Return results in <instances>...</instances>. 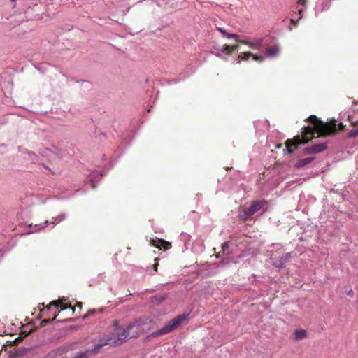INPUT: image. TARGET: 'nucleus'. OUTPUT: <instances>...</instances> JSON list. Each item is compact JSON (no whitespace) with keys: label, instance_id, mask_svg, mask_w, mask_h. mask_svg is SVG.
Instances as JSON below:
<instances>
[{"label":"nucleus","instance_id":"obj_1","mask_svg":"<svg viewBox=\"0 0 358 358\" xmlns=\"http://www.w3.org/2000/svg\"><path fill=\"white\" fill-rule=\"evenodd\" d=\"M308 119L309 124L301 128V135L292 137V148H296L297 145L304 144L312 139L315 134L317 136H326L336 131V126H331L319 120L315 115H311Z\"/></svg>","mask_w":358,"mask_h":358},{"label":"nucleus","instance_id":"obj_2","mask_svg":"<svg viewBox=\"0 0 358 358\" xmlns=\"http://www.w3.org/2000/svg\"><path fill=\"white\" fill-rule=\"evenodd\" d=\"M187 315H181L178 317L173 318L170 322H169L163 328L159 329L150 335L152 337L159 336L163 334H168L169 332L173 331L176 329L178 326H180L182 322H184L187 320Z\"/></svg>","mask_w":358,"mask_h":358},{"label":"nucleus","instance_id":"obj_3","mask_svg":"<svg viewBox=\"0 0 358 358\" xmlns=\"http://www.w3.org/2000/svg\"><path fill=\"white\" fill-rule=\"evenodd\" d=\"M65 301L66 299H64V297L57 301H52L48 305L44 306V308L41 310V313L43 314V315H53L54 312L51 313V307L55 306V308H60V310H59V312L61 310H64L68 308H70L72 311V313H74L76 311V308L73 306L71 303L64 302Z\"/></svg>","mask_w":358,"mask_h":358},{"label":"nucleus","instance_id":"obj_4","mask_svg":"<svg viewBox=\"0 0 358 358\" xmlns=\"http://www.w3.org/2000/svg\"><path fill=\"white\" fill-rule=\"evenodd\" d=\"M127 328L131 338H136L145 331L144 324L141 321H136L130 324Z\"/></svg>","mask_w":358,"mask_h":358},{"label":"nucleus","instance_id":"obj_5","mask_svg":"<svg viewBox=\"0 0 358 358\" xmlns=\"http://www.w3.org/2000/svg\"><path fill=\"white\" fill-rule=\"evenodd\" d=\"M72 349L71 344H65L50 351L46 358H57Z\"/></svg>","mask_w":358,"mask_h":358},{"label":"nucleus","instance_id":"obj_6","mask_svg":"<svg viewBox=\"0 0 358 358\" xmlns=\"http://www.w3.org/2000/svg\"><path fill=\"white\" fill-rule=\"evenodd\" d=\"M113 325L116 327L117 334V341H120V345L124 342H126L129 338H131L129 336V332L128 328H120L118 327L117 321L113 322Z\"/></svg>","mask_w":358,"mask_h":358},{"label":"nucleus","instance_id":"obj_7","mask_svg":"<svg viewBox=\"0 0 358 358\" xmlns=\"http://www.w3.org/2000/svg\"><path fill=\"white\" fill-rule=\"evenodd\" d=\"M327 149V143H321L312 145L304 149V153L308 155L317 154L323 152Z\"/></svg>","mask_w":358,"mask_h":358},{"label":"nucleus","instance_id":"obj_8","mask_svg":"<svg viewBox=\"0 0 358 358\" xmlns=\"http://www.w3.org/2000/svg\"><path fill=\"white\" fill-rule=\"evenodd\" d=\"M150 244L159 250H166L171 248L172 245L170 242H168L164 239L156 238L151 239Z\"/></svg>","mask_w":358,"mask_h":358},{"label":"nucleus","instance_id":"obj_9","mask_svg":"<svg viewBox=\"0 0 358 358\" xmlns=\"http://www.w3.org/2000/svg\"><path fill=\"white\" fill-rule=\"evenodd\" d=\"M250 57H252V59L255 61H257L259 62H263L264 59L263 56H259L257 55H254L251 52L248 51V52H241V54L238 55V62L241 60H248Z\"/></svg>","mask_w":358,"mask_h":358},{"label":"nucleus","instance_id":"obj_10","mask_svg":"<svg viewBox=\"0 0 358 358\" xmlns=\"http://www.w3.org/2000/svg\"><path fill=\"white\" fill-rule=\"evenodd\" d=\"M308 0H296V8L297 12L295 14L298 15L296 21L299 20L303 17V13L306 8Z\"/></svg>","mask_w":358,"mask_h":358},{"label":"nucleus","instance_id":"obj_11","mask_svg":"<svg viewBox=\"0 0 358 358\" xmlns=\"http://www.w3.org/2000/svg\"><path fill=\"white\" fill-rule=\"evenodd\" d=\"M265 204H266V202L264 201H254L251 204L250 207L248 209L250 211V213H252L253 215L256 212L259 210L262 207H264V206Z\"/></svg>","mask_w":358,"mask_h":358},{"label":"nucleus","instance_id":"obj_12","mask_svg":"<svg viewBox=\"0 0 358 358\" xmlns=\"http://www.w3.org/2000/svg\"><path fill=\"white\" fill-rule=\"evenodd\" d=\"M279 50V48L276 45L270 46L266 48V55L269 57H275L278 55Z\"/></svg>","mask_w":358,"mask_h":358},{"label":"nucleus","instance_id":"obj_13","mask_svg":"<svg viewBox=\"0 0 358 358\" xmlns=\"http://www.w3.org/2000/svg\"><path fill=\"white\" fill-rule=\"evenodd\" d=\"M307 337V331L305 329H296L294 332V338L296 341L303 340Z\"/></svg>","mask_w":358,"mask_h":358},{"label":"nucleus","instance_id":"obj_14","mask_svg":"<svg viewBox=\"0 0 358 358\" xmlns=\"http://www.w3.org/2000/svg\"><path fill=\"white\" fill-rule=\"evenodd\" d=\"M314 159H315L314 157H306V158L300 159L295 164V167L297 169L302 168V167L305 166L306 165L312 162L314 160Z\"/></svg>","mask_w":358,"mask_h":358},{"label":"nucleus","instance_id":"obj_15","mask_svg":"<svg viewBox=\"0 0 358 358\" xmlns=\"http://www.w3.org/2000/svg\"><path fill=\"white\" fill-rule=\"evenodd\" d=\"M263 43V38H255L252 41L249 42L248 46L254 50H259Z\"/></svg>","mask_w":358,"mask_h":358},{"label":"nucleus","instance_id":"obj_16","mask_svg":"<svg viewBox=\"0 0 358 358\" xmlns=\"http://www.w3.org/2000/svg\"><path fill=\"white\" fill-rule=\"evenodd\" d=\"M285 148H283L282 145L281 144L280 145H278L276 146V148L278 149H281L282 148V152H283V154L285 155H289L291 153V139H287L285 143Z\"/></svg>","mask_w":358,"mask_h":358},{"label":"nucleus","instance_id":"obj_17","mask_svg":"<svg viewBox=\"0 0 358 358\" xmlns=\"http://www.w3.org/2000/svg\"><path fill=\"white\" fill-rule=\"evenodd\" d=\"M218 31L225 37L228 38H237V34H229L222 28H217Z\"/></svg>","mask_w":358,"mask_h":358},{"label":"nucleus","instance_id":"obj_18","mask_svg":"<svg viewBox=\"0 0 358 358\" xmlns=\"http://www.w3.org/2000/svg\"><path fill=\"white\" fill-rule=\"evenodd\" d=\"M59 313V311L55 310L53 317L52 318H46V319L43 320L41 321V324L45 325L48 323H49L50 322L55 320L56 319L57 316L58 315Z\"/></svg>","mask_w":358,"mask_h":358},{"label":"nucleus","instance_id":"obj_19","mask_svg":"<svg viewBox=\"0 0 358 358\" xmlns=\"http://www.w3.org/2000/svg\"><path fill=\"white\" fill-rule=\"evenodd\" d=\"M252 215V214L250 213V211L248 209H245L244 211L240 214V217L241 220L245 221Z\"/></svg>","mask_w":358,"mask_h":358},{"label":"nucleus","instance_id":"obj_20","mask_svg":"<svg viewBox=\"0 0 358 358\" xmlns=\"http://www.w3.org/2000/svg\"><path fill=\"white\" fill-rule=\"evenodd\" d=\"M222 51L223 52H225L227 55H231L232 54V50H231V45H224L222 48Z\"/></svg>","mask_w":358,"mask_h":358},{"label":"nucleus","instance_id":"obj_21","mask_svg":"<svg viewBox=\"0 0 358 358\" xmlns=\"http://www.w3.org/2000/svg\"><path fill=\"white\" fill-rule=\"evenodd\" d=\"M357 136H358V129H352V130L350 131L349 133L348 134V137L350 138H355Z\"/></svg>","mask_w":358,"mask_h":358},{"label":"nucleus","instance_id":"obj_22","mask_svg":"<svg viewBox=\"0 0 358 358\" xmlns=\"http://www.w3.org/2000/svg\"><path fill=\"white\" fill-rule=\"evenodd\" d=\"M235 41L238 43H242V44H245V45H249V41L248 40H246V39H241L239 38V36L237 35V38H234Z\"/></svg>","mask_w":358,"mask_h":358},{"label":"nucleus","instance_id":"obj_23","mask_svg":"<svg viewBox=\"0 0 358 358\" xmlns=\"http://www.w3.org/2000/svg\"><path fill=\"white\" fill-rule=\"evenodd\" d=\"M65 218L64 215H59L57 217H53L52 220L53 221L52 222V224H55V222H59L62 220H64Z\"/></svg>","mask_w":358,"mask_h":358},{"label":"nucleus","instance_id":"obj_24","mask_svg":"<svg viewBox=\"0 0 358 358\" xmlns=\"http://www.w3.org/2000/svg\"><path fill=\"white\" fill-rule=\"evenodd\" d=\"M231 50H232V53H233L234 52L238 50L239 45H238V44H235L233 45H231Z\"/></svg>","mask_w":358,"mask_h":358},{"label":"nucleus","instance_id":"obj_25","mask_svg":"<svg viewBox=\"0 0 358 358\" xmlns=\"http://www.w3.org/2000/svg\"><path fill=\"white\" fill-rule=\"evenodd\" d=\"M157 267H158V263H157V262H156V263H155V264H153V266H152V268H153V269H154V271H157Z\"/></svg>","mask_w":358,"mask_h":358},{"label":"nucleus","instance_id":"obj_26","mask_svg":"<svg viewBox=\"0 0 358 358\" xmlns=\"http://www.w3.org/2000/svg\"><path fill=\"white\" fill-rule=\"evenodd\" d=\"M228 248V243H224L223 245H222V250L223 251L225 250V249Z\"/></svg>","mask_w":358,"mask_h":358},{"label":"nucleus","instance_id":"obj_27","mask_svg":"<svg viewBox=\"0 0 358 358\" xmlns=\"http://www.w3.org/2000/svg\"><path fill=\"white\" fill-rule=\"evenodd\" d=\"M322 10H319L317 8H315V15H317L320 12H321Z\"/></svg>","mask_w":358,"mask_h":358},{"label":"nucleus","instance_id":"obj_28","mask_svg":"<svg viewBox=\"0 0 358 358\" xmlns=\"http://www.w3.org/2000/svg\"><path fill=\"white\" fill-rule=\"evenodd\" d=\"M292 25L295 24L296 21L295 20V18L294 17V15L292 14Z\"/></svg>","mask_w":358,"mask_h":358},{"label":"nucleus","instance_id":"obj_29","mask_svg":"<svg viewBox=\"0 0 358 358\" xmlns=\"http://www.w3.org/2000/svg\"><path fill=\"white\" fill-rule=\"evenodd\" d=\"M352 292H353L352 290L350 289V290L347 291V294L351 295L352 294Z\"/></svg>","mask_w":358,"mask_h":358},{"label":"nucleus","instance_id":"obj_30","mask_svg":"<svg viewBox=\"0 0 358 358\" xmlns=\"http://www.w3.org/2000/svg\"><path fill=\"white\" fill-rule=\"evenodd\" d=\"M164 297L161 296V297H160V300H159V303H160V302H162V301H164Z\"/></svg>","mask_w":358,"mask_h":358},{"label":"nucleus","instance_id":"obj_31","mask_svg":"<svg viewBox=\"0 0 358 358\" xmlns=\"http://www.w3.org/2000/svg\"><path fill=\"white\" fill-rule=\"evenodd\" d=\"M77 306L79 307L80 309L81 308V303H80L77 302Z\"/></svg>","mask_w":358,"mask_h":358},{"label":"nucleus","instance_id":"obj_32","mask_svg":"<svg viewBox=\"0 0 358 358\" xmlns=\"http://www.w3.org/2000/svg\"><path fill=\"white\" fill-rule=\"evenodd\" d=\"M12 1H15V0H11Z\"/></svg>","mask_w":358,"mask_h":358},{"label":"nucleus","instance_id":"obj_33","mask_svg":"<svg viewBox=\"0 0 358 358\" xmlns=\"http://www.w3.org/2000/svg\"><path fill=\"white\" fill-rule=\"evenodd\" d=\"M357 303H358V299H357Z\"/></svg>","mask_w":358,"mask_h":358}]
</instances>
